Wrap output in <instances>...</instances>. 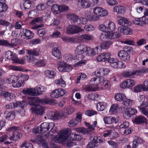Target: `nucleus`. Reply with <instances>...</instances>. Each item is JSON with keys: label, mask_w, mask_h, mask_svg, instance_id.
<instances>
[{"label": "nucleus", "mask_w": 148, "mask_h": 148, "mask_svg": "<svg viewBox=\"0 0 148 148\" xmlns=\"http://www.w3.org/2000/svg\"><path fill=\"white\" fill-rule=\"evenodd\" d=\"M76 59L80 60L83 58L85 56H94L96 54L92 49L84 45H79L75 51Z\"/></svg>", "instance_id": "1"}, {"label": "nucleus", "mask_w": 148, "mask_h": 148, "mask_svg": "<svg viewBox=\"0 0 148 148\" xmlns=\"http://www.w3.org/2000/svg\"><path fill=\"white\" fill-rule=\"evenodd\" d=\"M71 132L70 129L62 131L59 133V135L56 138H55V142L57 143H62L65 140H66V146L67 147H71L75 145L76 143L69 140H66V139L69 137Z\"/></svg>", "instance_id": "2"}, {"label": "nucleus", "mask_w": 148, "mask_h": 148, "mask_svg": "<svg viewBox=\"0 0 148 148\" xmlns=\"http://www.w3.org/2000/svg\"><path fill=\"white\" fill-rule=\"evenodd\" d=\"M41 127L42 128L43 133L47 132L49 130L50 132L54 133L57 130V127L55 126V124L52 122L49 123H43L41 125Z\"/></svg>", "instance_id": "3"}, {"label": "nucleus", "mask_w": 148, "mask_h": 148, "mask_svg": "<svg viewBox=\"0 0 148 148\" xmlns=\"http://www.w3.org/2000/svg\"><path fill=\"white\" fill-rule=\"evenodd\" d=\"M84 31V29L81 28L74 25L68 27L66 29V33L68 34H73L82 32Z\"/></svg>", "instance_id": "4"}, {"label": "nucleus", "mask_w": 148, "mask_h": 148, "mask_svg": "<svg viewBox=\"0 0 148 148\" xmlns=\"http://www.w3.org/2000/svg\"><path fill=\"white\" fill-rule=\"evenodd\" d=\"M29 105L36 108L40 103L43 104L42 99H40L38 97H29L27 98Z\"/></svg>", "instance_id": "5"}, {"label": "nucleus", "mask_w": 148, "mask_h": 148, "mask_svg": "<svg viewBox=\"0 0 148 148\" xmlns=\"http://www.w3.org/2000/svg\"><path fill=\"white\" fill-rule=\"evenodd\" d=\"M93 12L95 14L101 17L106 16L108 14V12L106 10L99 7L95 8Z\"/></svg>", "instance_id": "6"}, {"label": "nucleus", "mask_w": 148, "mask_h": 148, "mask_svg": "<svg viewBox=\"0 0 148 148\" xmlns=\"http://www.w3.org/2000/svg\"><path fill=\"white\" fill-rule=\"evenodd\" d=\"M67 18L71 20V23L74 24H81V19L75 14L68 13L66 15Z\"/></svg>", "instance_id": "7"}, {"label": "nucleus", "mask_w": 148, "mask_h": 148, "mask_svg": "<svg viewBox=\"0 0 148 148\" xmlns=\"http://www.w3.org/2000/svg\"><path fill=\"white\" fill-rule=\"evenodd\" d=\"M118 56L123 61L128 62L130 60V57L128 53L124 50L120 51L118 52Z\"/></svg>", "instance_id": "8"}, {"label": "nucleus", "mask_w": 148, "mask_h": 148, "mask_svg": "<svg viewBox=\"0 0 148 148\" xmlns=\"http://www.w3.org/2000/svg\"><path fill=\"white\" fill-rule=\"evenodd\" d=\"M135 84V82L132 79H128L123 81L120 85L122 88H129L134 86Z\"/></svg>", "instance_id": "9"}, {"label": "nucleus", "mask_w": 148, "mask_h": 148, "mask_svg": "<svg viewBox=\"0 0 148 148\" xmlns=\"http://www.w3.org/2000/svg\"><path fill=\"white\" fill-rule=\"evenodd\" d=\"M137 112V111L136 110L130 108L126 109L125 113L123 114V116L125 118L128 119Z\"/></svg>", "instance_id": "10"}, {"label": "nucleus", "mask_w": 148, "mask_h": 148, "mask_svg": "<svg viewBox=\"0 0 148 148\" xmlns=\"http://www.w3.org/2000/svg\"><path fill=\"white\" fill-rule=\"evenodd\" d=\"M111 57V55L110 53H103L99 55L97 57V59L99 62H104L107 61Z\"/></svg>", "instance_id": "11"}, {"label": "nucleus", "mask_w": 148, "mask_h": 148, "mask_svg": "<svg viewBox=\"0 0 148 148\" xmlns=\"http://www.w3.org/2000/svg\"><path fill=\"white\" fill-rule=\"evenodd\" d=\"M148 102L142 103L138 107L140 109L142 113L144 115L148 117Z\"/></svg>", "instance_id": "12"}, {"label": "nucleus", "mask_w": 148, "mask_h": 148, "mask_svg": "<svg viewBox=\"0 0 148 148\" xmlns=\"http://www.w3.org/2000/svg\"><path fill=\"white\" fill-rule=\"evenodd\" d=\"M31 110L33 112H36V113L39 115H42L45 112V108L43 106H41L39 105L36 108L32 107Z\"/></svg>", "instance_id": "13"}, {"label": "nucleus", "mask_w": 148, "mask_h": 148, "mask_svg": "<svg viewBox=\"0 0 148 148\" xmlns=\"http://www.w3.org/2000/svg\"><path fill=\"white\" fill-rule=\"evenodd\" d=\"M23 35L25 36L24 38L27 40L32 39L34 36V34L32 32L27 29H23Z\"/></svg>", "instance_id": "14"}, {"label": "nucleus", "mask_w": 148, "mask_h": 148, "mask_svg": "<svg viewBox=\"0 0 148 148\" xmlns=\"http://www.w3.org/2000/svg\"><path fill=\"white\" fill-rule=\"evenodd\" d=\"M118 22L119 25L124 26H130L131 25V23L127 18L123 17H120Z\"/></svg>", "instance_id": "15"}, {"label": "nucleus", "mask_w": 148, "mask_h": 148, "mask_svg": "<svg viewBox=\"0 0 148 148\" xmlns=\"http://www.w3.org/2000/svg\"><path fill=\"white\" fill-rule=\"evenodd\" d=\"M34 6V3L32 1L30 2L26 1H25L22 4H21V8L22 7H23L25 10L27 9H33Z\"/></svg>", "instance_id": "16"}, {"label": "nucleus", "mask_w": 148, "mask_h": 148, "mask_svg": "<svg viewBox=\"0 0 148 148\" xmlns=\"http://www.w3.org/2000/svg\"><path fill=\"white\" fill-rule=\"evenodd\" d=\"M66 116V114L62 112H61L59 114L57 112H53L51 114V118L53 120H58L60 117H65Z\"/></svg>", "instance_id": "17"}, {"label": "nucleus", "mask_w": 148, "mask_h": 148, "mask_svg": "<svg viewBox=\"0 0 148 148\" xmlns=\"http://www.w3.org/2000/svg\"><path fill=\"white\" fill-rule=\"evenodd\" d=\"M13 136L10 138V140H17L22 136V135L17 130H14L12 134Z\"/></svg>", "instance_id": "18"}, {"label": "nucleus", "mask_w": 148, "mask_h": 148, "mask_svg": "<svg viewBox=\"0 0 148 148\" xmlns=\"http://www.w3.org/2000/svg\"><path fill=\"white\" fill-rule=\"evenodd\" d=\"M144 17L143 16L142 18H135L132 21L133 23L136 25L140 26H145V23L144 22Z\"/></svg>", "instance_id": "19"}, {"label": "nucleus", "mask_w": 148, "mask_h": 148, "mask_svg": "<svg viewBox=\"0 0 148 148\" xmlns=\"http://www.w3.org/2000/svg\"><path fill=\"white\" fill-rule=\"evenodd\" d=\"M81 7L83 8H87L91 6V4L86 0H78Z\"/></svg>", "instance_id": "20"}, {"label": "nucleus", "mask_w": 148, "mask_h": 148, "mask_svg": "<svg viewBox=\"0 0 148 148\" xmlns=\"http://www.w3.org/2000/svg\"><path fill=\"white\" fill-rule=\"evenodd\" d=\"M147 119L144 116H138L136 117L134 119V121L138 124H141L147 122Z\"/></svg>", "instance_id": "21"}, {"label": "nucleus", "mask_w": 148, "mask_h": 148, "mask_svg": "<svg viewBox=\"0 0 148 148\" xmlns=\"http://www.w3.org/2000/svg\"><path fill=\"white\" fill-rule=\"evenodd\" d=\"M114 12L120 14H123L125 12V9L124 7L122 6H116L114 7Z\"/></svg>", "instance_id": "22"}, {"label": "nucleus", "mask_w": 148, "mask_h": 148, "mask_svg": "<svg viewBox=\"0 0 148 148\" xmlns=\"http://www.w3.org/2000/svg\"><path fill=\"white\" fill-rule=\"evenodd\" d=\"M4 115L6 119L11 120L13 119L15 117V114L13 111H6L4 113Z\"/></svg>", "instance_id": "23"}, {"label": "nucleus", "mask_w": 148, "mask_h": 148, "mask_svg": "<svg viewBox=\"0 0 148 148\" xmlns=\"http://www.w3.org/2000/svg\"><path fill=\"white\" fill-rule=\"evenodd\" d=\"M43 104H49L54 105L57 103L56 99H42Z\"/></svg>", "instance_id": "24"}, {"label": "nucleus", "mask_w": 148, "mask_h": 148, "mask_svg": "<svg viewBox=\"0 0 148 148\" xmlns=\"http://www.w3.org/2000/svg\"><path fill=\"white\" fill-rule=\"evenodd\" d=\"M115 29V25L114 23L110 22L108 23V26L107 27V32L108 33L112 32Z\"/></svg>", "instance_id": "25"}, {"label": "nucleus", "mask_w": 148, "mask_h": 148, "mask_svg": "<svg viewBox=\"0 0 148 148\" xmlns=\"http://www.w3.org/2000/svg\"><path fill=\"white\" fill-rule=\"evenodd\" d=\"M52 54L55 57L58 59H60L62 57L60 51L57 48H55L52 51Z\"/></svg>", "instance_id": "26"}, {"label": "nucleus", "mask_w": 148, "mask_h": 148, "mask_svg": "<svg viewBox=\"0 0 148 148\" xmlns=\"http://www.w3.org/2000/svg\"><path fill=\"white\" fill-rule=\"evenodd\" d=\"M115 98V99L119 101H123L126 99L125 95L122 93H118L116 94Z\"/></svg>", "instance_id": "27"}, {"label": "nucleus", "mask_w": 148, "mask_h": 148, "mask_svg": "<svg viewBox=\"0 0 148 148\" xmlns=\"http://www.w3.org/2000/svg\"><path fill=\"white\" fill-rule=\"evenodd\" d=\"M103 121L106 124H110L114 122V118L111 116L105 117Z\"/></svg>", "instance_id": "28"}, {"label": "nucleus", "mask_w": 148, "mask_h": 148, "mask_svg": "<svg viewBox=\"0 0 148 148\" xmlns=\"http://www.w3.org/2000/svg\"><path fill=\"white\" fill-rule=\"evenodd\" d=\"M33 88H25L23 90L22 92L25 94L33 96Z\"/></svg>", "instance_id": "29"}, {"label": "nucleus", "mask_w": 148, "mask_h": 148, "mask_svg": "<svg viewBox=\"0 0 148 148\" xmlns=\"http://www.w3.org/2000/svg\"><path fill=\"white\" fill-rule=\"evenodd\" d=\"M33 89V96H38L42 94L43 91L41 90L40 87H36Z\"/></svg>", "instance_id": "30"}, {"label": "nucleus", "mask_w": 148, "mask_h": 148, "mask_svg": "<svg viewBox=\"0 0 148 148\" xmlns=\"http://www.w3.org/2000/svg\"><path fill=\"white\" fill-rule=\"evenodd\" d=\"M8 80L12 83L13 86H16V84L15 83L18 80V78L17 76L14 75L12 76L10 78L8 79Z\"/></svg>", "instance_id": "31"}, {"label": "nucleus", "mask_w": 148, "mask_h": 148, "mask_svg": "<svg viewBox=\"0 0 148 148\" xmlns=\"http://www.w3.org/2000/svg\"><path fill=\"white\" fill-rule=\"evenodd\" d=\"M25 58L28 62L33 64H35L36 61H37V60L33 56H26Z\"/></svg>", "instance_id": "32"}, {"label": "nucleus", "mask_w": 148, "mask_h": 148, "mask_svg": "<svg viewBox=\"0 0 148 148\" xmlns=\"http://www.w3.org/2000/svg\"><path fill=\"white\" fill-rule=\"evenodd\" d=\"M52 12L56 14L60 12V6L57 4L53 5L51 8Z\"/></svg>", "instance_id": "33"}, {"label": "nucleus", "mask_w": 148, "mask_h": 148, "mask_svg": "<svg viewBox=\"0 0 148 148\" xmlns=\"http://www.w3.org/2000/svg\"><path fill=\"white\" fill-rule=\"evenodd\" d=\"M137 71L133 70L132 71H127L125 72L124 73V76L126 77H129L134 75H138L139 73H137Z\"/></svg>", "instance_id": "34"}, {"label": "nucleus", "mask_w": 148, "mask_h": 148, "mask_svg": "<svg viewBox=\"0 0 148 148\" xmlns=\"http://www.w3.org/2000/svg\"><path fill=\"white\" fill-rule=\"evenodd\" d=\"M112 44V42L108 41L105 42L101 45L100 47L102 49H106L108 48L110 45Z\"/></svg>", "instance_id": "35"}, {"label": "nucleus", "mask_w": 148, "mask_h": 148, "mask_svg": "<svg viewBox=\"0 0 148 148\" xmlns=\"http://www.w3.org/2000/svg\"><path fill=\"white\" fill-rule=\"evenodd\" d=\"M11 60L15 63L23 64L25 63L23 59H19L14 56L11 59Z\"/></svg>", "instance_id": "36"}, {"label": "nucleus", "mask_w": 148, "mask_h": 148, "mask_svg": "<svg viewBox=\"0 0 148 148\" xmlns=\"http://www.w3.org/2000/svg\"><path fill=\"white\" fill-rule=\"evenodd\" d=\"M80 38L82 40H92L93 39V36L88 34L82 35L80 36Z\"/></svg>", "instance_id": "37"}, {"label": "nucleus", "mask_w": 148, "mask_h": 148, "mask_svg": "<svg viewBox=\"0 0 148 148\" xmlns=\"http://www.w3.org/2000/svg\"><path fill=\"white\" fill-rule=\"evenodd\" d=\"M95 139L93 138L92 140L89 142L86 145V148H93L96 146V144L97 143V142L95 140Z\"/></svg>", "instance_id": "38"}, {"label": "nucleus", "mask_w": 148, "mask_h": 148, "mask_svg": "<svg viewBox=\"0 0 148 148\" xmlns=\"http://www.w3.org/2000/svg\"><path fill=\"white\" fill-rule=\"evenodd\" d=\"M58 89L53 90L50 93L51 97L53 98H58L60 97Z\"/></svg>", "instance_id": "39"}, {"label": "nucleus", "mask_w": 148, "mask_h": 148, "mask_svg": "<svg viewBox=\"0 0 148 148\" xmlns=\"http://www.w3.org/2000/svg\"><path fill=\"white\" fill-rule=\"evenodd\" d=\"M45 75L48 76L49 78H52L54 77L56 75V73H54L53 71L47 70L45 71Z\"/></svg>", "instance_id": "40"}, {"label": "nucleus", "mask_w": 148, "mask_h": 148, "mask_svg": "<svg viewBox=\"0 0 148 148\" xmlns=\"http://www.w3.org/2000/svg\"><path fill=\"white\" fill-rule=\"evenodd\" d=\"M120 36V34L119 33L116 32L113 33V32H110L109 33V39H116L119 38Z\"/></svg>", "instance_id": "41"}, {"label": "nucleus", "mask_w": 148, "mask_h": 148, "mask_svg": "<svg viewBox=\"0 0 148 148\" xmlns=\"http://www.w3.org/2000/svg\"><path fill=\"white\" fill-rule=\"evenodd\" d=\"M106 103L103 102H99L97 104V108L98 111H103L105 108Z\"/></svg>", "instance_id": "42"}, {"label": "nucleus", "mask_w": 148, "mask_h": 148, "mask_svg": "<svg viewBox=\"0 0 148 148\" xmlns=\"http://www.w3.org/2000/svg\"><path fill=\"white\" fill-rule=\"evenodd\" d=\"M132 30L129 27L126 26L123 27V34L126 35L131 34L132 33Z\"/></svg>", "instance_id": "43"}, {"label": "nucleus", "mask_w": 148, "mask_h": 148, "mask_svg": "<svg viewBox=\"0 0 148 148\" xmlns=\"http://www.w3.org/2000/svg\"><path fill=\"white\" fill-rule=\"evenodd\" d=\"M21 148H33V145L25 141L21 145Z\"/></svg>", "instance_id": "44"}, {"label": "nucleus", "mask_w": 148, "mask_h": 148, "mask_svg": "<svg viewBox=\"0 0 148 148\" xmlns=\"http://www.w3.org/2000/svg\"><path fill=\"white\" fill-rule=\"evenodd\" d=\"M87 18L90 21H95L99 19V17L94 15H89L87 16Z\"/></svg>", "instance_id": "45"}, {"label": "nucleus", "mask_w": 148, "mask_h": 148, "mask_svg": "<svg viewBox=\"0 0 148 148\" xmlns=\"http://www.w3.org/2000/svg\"><path fill=\"white\" fill-rule=\"evenodd\" d=\"M99 96V95L96 93L89 94L88 96V98L90 99L94 100H97Z\"/></svg>", "instance_id": "46"}, {"label": "nucleus", "mask_w": 148, "mask_h": 148, "mask_svg": "<svg viewBox=\"0 0 148 148\" xmlns=\"http://www.w3.org/2000/svg\"><path fill=\"white\" fill-rule=\"evenodd\" d=\"M8 8V5L6 3H0V13L6 11Z\"/></svg>", "instance_id": "47"}, {"label": "nucleus", "mask_w": 148, "mask_h": 148, "mask_svg": "<svg viewBox=\"0 0 148 148\" xmlns=\"http://www.w3.org/2000/svg\"><path fill=\"white\" fill-rule=\"evenodd\" d=\"M88 130V129H86L83 127L77 128L76 129V130L77 132H81L84 134L89 132Z\"/></svg>", "instance_id": "48"}, {"label": "nucleus", "mask_w": 148, "mask_h": 148, "mask_svg": "<svg viewBox=\"0 0 148 148\" xmlns=\"http://www.w3.org/2000/svg\"><path fill=\"white\" fill-rule=\"evenodd\" d=\"M26 51L27 53L30 55V56H38L39 55V52L35 50H27Z\"/></svg>", "instance_id": "49"}, {"label": "nucleus", "mask_w": 148, "mask_h": 148, "mask_svg": "<svg viewBox=\"0 0 148 148\" xmlns=\"http://www.w3.org/2000/svg\"><path fill=\"white\" fill-rule=\"evenodd\" d=\"M95 75L97 76H103L105 75L103 68L98 69L95 72Z\"/></svg>", "instance_id": "50"}, {"label": "nucleus", "mask_w": 148, "mask_h": 148, "mask_svg": "<svg viewBox=\"0 0 148 148\" xmlns=\"http://www.w3.org/2000/svg\"><path fill=\"white\" fill-rule=\"evenodd\" d=\"M56 82L57 84H59L60 86L62 87L65 86L66 85L65 82L62 78L56 80Z\"/></svg>", "instance_id": "51"}, {"label": "nucleus", "mask_w": 148, "mask_h": 148, "mask_svg": "<svg viewBox=\"0 0 148 148\" xmlns=\"http://www.w3.org/2000/svg\"><path fill=\"white\" fill-rule=\"evenodd\" d=\"M38 140L42 144V145L43 148H49L47 143L46 142L45 140L42 138H40V139H38Z\"/></svg>", "instance_id": "52"}, {"label": "nucleus", "mask_w": 148, "mask_h": 148, "mask_svg": "<svg viewBox=\"0 0 148 148\" xmlns=\"http://www.w3.org/2000/svg\"><path fill=\"white\" fill-rule=\"evenodd\" d=\"M97 114V112L93 110H88L85 112V114L90 116L96 114Z\"/></svg>", "instance_id": "53"}, {"label": "nucleus", "mask_w": 148, "mask_h": 148, "mask_svg": "<svg viewBox=\"0 0 148 148\" xmlns=\"http://www.w3.org/2000/svg\"><path fill=\"white\" fill-rule=\"evenodd\" d=\"M6 47H12L15 45V44L14 43H10L8 42L7 40H3V45Z\"/></svg>", "instance_id": "54"}, {"label": "nucleus", "mask_w": 148, "mask_h": 148, "mask_svg": "<svg viewBox=\"0 0 148 148\" xmlns=\"http://www.w3.org/2000/svg\"><path fill=\"white\" fill-rule=\"evenodd\" d=\"M78 121L75 119H72L69 122V124L70 127L75 126L78 124Z\"/></svg>", "instance_id": "55"}, {"label": "nucleus", "mask_w": 148, "mask_h": 148, "mask_svg": "<svg viewBox=\"0 0 148 148\" xmlns=\"http://www.w3.org/2000/svg\"><path fill=\"white\" fill-rule=\"evenodd\" d=\"M129 125V123L128 122L125 121L123 122L120 125V129H125L128 127Z\"/></svg>", "instance_id": "56"}, {"label": "nucleus", "mask_w": 148, "mask_h": 148, "mask_svg": "<svg viewBox=\"0 0 148 148\" xmlns=\"http://www.w3.org/2000/svg\"><path fill=\"white\" fill-rule=\"evenodd\" d=\"M98 76L97 77H94L92 78L90 80V82L91 83L94 82V84H93L97 86L98 84L100 83V82L99 81V79H97Z\"/></svg>", "instance_id": "57"}, {"label": "nucleus", "mask_w": 148, "mask_h": 148, "mask_svg": "<svg viewBox=\"0 0 148 148\" xmlns=\"http://www.w3.org/2000/svg\"><path fill=\"white\" fill-rule=\"evenodd\" d=\"M142 84H139L134 88V92H140L142 90Z\"/></svg>", "instance_id": "58"}, {"label": "nucleus", "mask_w": 148, "mask_h": 148, "mask_svg": "<svg viewBox=\"0 0 148 148\" xmlns=\"http://www.w3.org/2000/svg\"><path fill=\"white\" fill-rule=\"evenodd\" d=\"M122 104L126 106H131L132 105V101L129 99H126L125 101H123Z\"/></svg>", "instance_id": "59"}, {"label": "nucleus", "mask_w": 148, "mask_h": 148, "mask_svg": "<svg viewBox=\"0 0 148 148\" xmlns=\"http://www.w3.org/2000/svg\"><path fill=\"white\" fill-rule=\"evenodd\" d=\"M97 89L94 86H93V85L87 86L85 87V90L88 91H95Z\"/></svg>", "instance_id": "60"}, {"label": "nucleus", "mask_w": 148, "mask_h": 148, "mask_svg": "<svg viewBox=\"0 0 148 148\" xmlns=\"http://www.w3.org/2000/svg\"><path fill=\"white\" fill-rule=\"evenodd\" d=\"M15 84H16V86H13L15 88L19 87L24 85V82L22 80H18L15 83Z\"/></svg>", "instance_id": "61"}, {"label": "nucleus", "mask_w": 148, "mask_h": 148, "mask_svg": "<svg viewBox=\"0 0 148 148\" xmlns=\"http://www.w3.org/2000/svg\"><path fill=\"white\" fill-rule=\"evenodd\" d=\"M142 89L144 91H146L148 90V81L147 80H145L144 83L142 85Z\"/></svg>", "instance_id": "62"}, {"label": "nucleus", "mask_w": 148, "mask_h": 148, "mask_svg": "<svg viewBox=\"0 0 148 148\" xmlns=\"http://www.w3.org/2000/svg\"><path fill=\"white\" fill-rule=\"evenodd\" d=\"M13 56L12 52L10 51H8L6 53L5 57L8 59H11Z\"/></svg>", "instance_id": "63"}, {"label": "nucleus", "mask_w": 148, "mask_h": 148, "mask_svg": "<svg viewBox=\"0 0 148 148\" xmlns=\"http://www.w3.org/2000/svg\"><path fill=\"white\" fill-rule=\"evenodd\" d=\"M138 72L137 73H138V75H140L144 73H146L148 72V68H143L142 69L139 70L138 71H137Z\"/></svg>", "instance_id": "64"}]
</instances>
